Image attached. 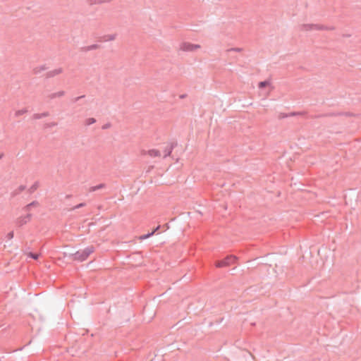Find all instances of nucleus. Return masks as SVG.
Returning a JSON list of instances; mask_svg holds the SVG:
<instances>
[{
    "instance_id": "nucleus-1",
    "label": "nucleus",
    "mask_w": 361,
    "mask_h": 361,
    "mask_svg": "<svg viewBox=\"0 0 361 361\" xmlns=\"http://www.w3.org/2000/svg\"><path fill=\"white\" fill-rule=\"evenodd\" d=\"M94 251V248L93 246H89L85 248L82 250H79L76 252L73 255V258L74 260H77L79 262H83Z\"/></svg>"
},
{
    "instance_id": "nucleus-2",
    "label": "nucleus",
    "mask_w": 361,
    "mask_h": 361,
    "mask_svg": "<svg viewBox=\"0 0 361 361\" xmlns=\"http://www.w3.org/2000/svg\"><path fill=\"white\" fill-rule=\"evenodd\" d=\"M237 260V257L234 255H229L225 257L222 260L217 261L216 262V267L218 268L228 267L231 264L235 263Z\"/></svg>"
},
{
    "instance_id": "nucleus-3",
    "label": "nucleus",
    "mask_w": 361,
    "mask_h": 361,
    "mask_svg": "<svg viewBox=\"0 0 361 361\" xmlns=\"http://www.w3.org/2000/svg\"><path fill=\"white\" fill-rule=\"evenodd\" d=\"M201 48L200 44L190 42H183L180 44V50L183 51L195 52Z\"/></svg>"
},
{
    "instance_id": "nucleus-4",
    "label": "nucleus",
    "mask_w": 361,
    "mask_h": 361,
    "mask_svg": "<svg viewBox=\"0 0 361 361\" xmlns=\"http://www.w3.org/2000/svg\"><path fill=\"white\" fill-rule=\"evenodd\" d=\"M32 214H27L24 216H20L17 219L16 224L18 226H22L29 222L31 219Z\"/></svg>"
},
{
    "instance_id": "nucleus-5",
    "label": "nucleus",
    "mask_w": 361,
    "mask_h": 361,
    "mask_svg": "<svg viewBox=\"0 0 361 361\" xmlns=\"http://www.w3.org/2000/svg\"><path fill=\"white\" fill-rule=\"evenodd\" d=\"M142 154L143 155L147 154L151 157H160L161 156V152L156 149H152L147 151H142Z\"/></svg>"
},
{
    "instance_id": "nucleus-6",
    "label": "nucleus",
    "mask_w": 361,
    "mask_h": 361,
    "mask_svg": "<svg viewBox=\"0 0 361 361\" xmlns=\"http://www.w3.org/2000/svg\"><path fill=\"white\" fill-rule=\"evenodd\" d=\"M63 68L62 67H56L48 72V77L52 78L59 75L63 73Z\"/></svg>"
},
{
    "instance_id": "nucleus-7",
    "label": "nucleus",
    "mask_w": 361,
    "mask_h": 361,
    "mask_svg": "<svg viewBox=\"0 0 361 361\" xmlns=\"http://www.w3.org/2000/svg\"><path fill=\"white\" fill-rule=\"evenodd\" d=\"M258 88L259 89H274L275 88L274 85H273L272 82L271 80H265L263 82H260L258 85Z\"/></svg>"
},
{
    "instance_id": "nucleus-8",
    "label": "nucleus",
    "mask_w": 361,
    "mask_h": 361,
    "mask_svg": "<svg viewBox=\"0 0 361 361\" xmlns=\"http://www.w3.org/2000/svg\"><path fill=\"white\" fill-rule=\"evenodd\" d=\"M160 228V226H158L156 228H154L151 233H149L147 234H145V235H140L139 237V239L142 240H145L149 237H151L152 235H154V233L158 231L159 229Z\"/></svg>"
},
{
    "instance_id": "nucleus-9",
    "label": "nucleus",
    "mask_w": 361,
    "mask_h": 361,
    "mask_svg": "<svg viewBox=\"0 0 361 361\" xmlns=\"http://www.w3.org/2000/svg\"><path fill=\"white\" fill-rule=\"evenodd\" d=\"M49 116V113L48 111H46V112H44V113H42V114H34L32 115V119L34 120H37V119H40V118H42L44 117H47Z\"/></svg>"
},
{
    "instance_id": "nucleus-10",
    "label": "nucleus",
    "mask_w": 361,
    "mask_h": 361,
    "mask_svg": "<svg viewBox=\"0 0 361 361\" xmlns=\"http://www.w3.org/2000/svg\"><path fill=\"white\" fill-rule=\"evenodd\" d=\"M173 145H168V146L165 148V149H164V157H164V158H166V157H169V156L171 155V154L172 151H173Z\"/></svg>"
},
{
    "instance_id": "nucleus-11",
    "label": "nucleus",
    "mask_w": 361,
    "mask_h": 361,
    "mask_svg": "<svg viewBox=\"0 0 361 361\" xmlns=\"http://www.w3.org/2000/svg\"><path fill=\"white\" fill-rule=\"evenodd\" d=\"M25 185H20L18 188L15 189L11 192V196L15 197L19 194H20L23 190H25Z\"/></svg>"
},
{
    "instance_id": "nucleus-12",
    "label": "nucleus",
    "mask_w": 361,
    "mask_h": 361,
    "mask_svg": "<svg viewBox=\"0 0 361 361\" xmlns=\"http://www.w3.org/2000/svg\"><path fill=\"white\" fill-rule=\"evenodd\" d=\"M46 69H47V67L45 65H41V66H38L35 67L33 69V72L35 74H39V73L44 72Z\"/></svg>"
},
{
    "instance_id": "nucleus-13",
    "label": "nucleus",
    "mask_w": 361,
    "mask_h": 361,
    "mask_svg": "<svg viewBox=\"0 0 361 361\" xmlns=\"http://www.w3.org/2000/svg\"><path fill=\"white\" fill-rule=\"evenodd\" d=\"M105 188V184L104 183H100L97 185H95V186H92L90 188V192H94L97 190H99V189H102V188Z\"/></svg>"
},
{
    "instance_id": "nucleus-14",
    "label": "nucleus",
    "mask_w": 361,
    "mask_h": 361,
    "mask_svg": "<svg viewBox=\"0 0 361 361\" xmlns=\"http://www.w3.org/2000/svg\"><path fill=\"white\" fill-rule=\"evenodd\" d=\"M39 203L37 202V201H33L31 203L27 204L25 207H24V209L27 212H29L31 209L32 207H34V206H38Z\"/></svg>"
},
{
    "instance_id": "nucleus-15",
    "label": "nucleus",
    "mask_w": 361,
    "mask_h": 361,
    "mask_svg": "<svg viewBox=\"0 0 361 361\" xmlns=\"http://www.w3.org/2000/svg\"><path fill=\"white\" fill-rule=\"evenodd\" d=\"M96 122V119L94 118H89L85 121V125L88 126Z\"/></svg>"
},
{
    "instance_id": "nucleus-16",
    "label": "nucleus",
    "mask_w": 361,
    "mask_h": 361,
    "mask_svg": "<svg viewBox=\"0 0 361 361\" xmlns=\"http://www.w3.org/2000/svg\"><path fill=\"white\" fill-rule=\"evenodd\" d=\"M104 38H105V39H104L105 41H114L116 38V34L108 35L105 36Z\"/></svg>"
},
{
    "instance_id": "nucleus-17",
    "label": "nucleus",
    "mask_w": 361,
    "mask_h": 361,
    "mask_svg": "<svg viewBox=\"0 0 361 361\" xmlns=\"http://www.w3.org/2000/svg\"><path fill=\"white\" fill-rule=\"evenodd\" d=\"M58 125V123L56 122H49V123H47L44 125V128H51L53 127H55Z\"/></svg>"
},
{
    "instance_id": "nucleus-18",
    "label": "nucleus",
    "mask_w": 361,
    "mask_h": 361,
    "mask_svg": "<svg viewBox=\"0 0 361 361\" xmlns=\"http://www.w3.org/2000/svg\"><path fill=\"white\" fill-rule=\"evenodd\" d=\"M39 187V183L35 182L30 188H29V192L32 193L34 191H35Z\"/></svg>"
},
{
    "instance_id": "nucleus-19",
    "label": "nucleus",
    "mask_w": 361,
    "mask_h": 361,
    "mask_svg": "<svg viewBox=\"0 0 361 361\" xmlns=\"http://www.w3.org/2000/svg\"><path fill=\"white\" fill-rule=\"evenodd\" d=\"M27 109H20V110H18V111H16L15 116L16 117H18V116H21V115L27 113Z\"/></svg>"
},
{
    "instance_id": "nucleus-20",
    "label": "nucleus",
    "mask_w": 361,
    "mask_h": 361,
    "mask_svg": "<svg viewBox=\"0 0 361 361\" xmlns=\"http://www.w3.org/2000/svg\"><path fill=\"white\" fill-rule=\"evenodd\" d=\"M305 113L304 111H300V112H291L289 114L290 116H302L305 115Z\"/></svg>"
},
{
    "instance_id": "nucleus-21",
    "label": "nucleus",
    "mask_w": 361,
    "mask_h": 361,
    "mask_svg": "<svg viewBox=\"0 0 361 361\" xmlns=\"http://www.w3.org/2000/svg\"><path fill=\"white\" fill-rule=\"evenodd\" d=\"M287 117H290L289 114H285V113H279V115H278V118L279 119H282V118H287Z\"/></svg>"
},
{
    "instance_id": "nucleus-22",
    "label": "nucleus",
    "mask_w": 361,
    "mask_h": 361,
    "mask_svg": "<svg viewBox=\"0 0 361 361\" xmlns=\"http://www.w3.org/2000/svg\"><path fill=\"white\" fill-rule=\"evenodd\" d=\"M85 206V203H80V204L75 205V207H73L71 210H75L76 209H79V208L83 207Z\"/></svg>"
},
{
    "instance_id": "nucleus-23",
    "label": "nucleus",
    "mask_w": 361,
    "mask_h": 361,
    "mask_svg": "<svg viewBox=\"0 0 361 361\" xmlns=\"http://www.w3.org/2000/svg\"><path fill=\"white\" fill-rule=\"evenodd\" d=\"M28 255L32 257V259H37L38 257H39V255L38 254H35V253H32V252H30L28 254Z\"/></svg>"
},
{
    "instance_id": "nucleus-24",
    "label": "nucleus",
    "mask_w": 361,
    "mask_h": 361,
    "mask_svg": "<svg viewBox=\"0 0 361 361\" xmlns=\"http://www.w3.org/2000/svg\"><path fill=\"white\" fill-rule=\"evenodd\" d=\"M230 51H235V52H242L243 51V49L237 47V48L231 49Z\"/></svg>"
},
{
    "instance_id": "nucleus-25",
    "label": "nucleus",
    "mask_w": 361,
    "mask_h": 361,
    "mask_svg": "<svg viewBox=\"0 0 361 361\" xmlns=\"http://www.w3.org/2000/svg\"><path fill=\"white\" fill-rule=\"evenodd\" d=\"M7 238L8 240H11L13 238V232L11 231L7 234Z\"/></svg>"
},
{
    "instance_id": "nucleus-26",
    "label": "nucleus",
    "mask_w": 361,
    "mask_h": 361,
    "mask_svg": "<svg viewBox=\"0 0 361 361\" xmlns=\"http://www.w3.org/2000/svg\"><path fill=\"white\" fill-rule=\"evenodd\" d=\"M63 95V92H59L58 94H54L51 96V98L56 97H61Z\"/></svg>"
},
{
    "instance_id": "nucleus-27",
    "label": "nucleus",
    "mask_w": 361,
    "mask_h": 361,
    "mask_svg": "<svg viewBox=\"0 0 361 361\" xmlns=\"http://www.w3.org/2000/svg\"><path fill=\"white\" fill-rule=\"evenodd\" d=\"M187 97V94H180L178 95V98L179 99H184Z\"/></svg>"
},
{
    "instance_id": "nucleus-28",
    "label": "nucleus",
    "mask_w": 361,
    "mask_h": 361,
    "mask_svg": "<svg viewBox=\"0 0 361 361\" xmlns=\"http://www.w3.org/2000/svg\"><path fill=\"white\" fill-rule=\"evenodd\" d=\"M110 123H106L105 124L104 126H102V129H106V128H109L110 127Z\"/></svg>"
},
{
    "instance_id": "nucleus-29",
    "label": "nucleus",
    "mask_w": 361,
    "mask_h": 361,
    "mask_svg": "<svg viewBox=\"0 0 361 361\" xmlns=\"http://www.w3.org/2000/svg\"><path fill=\"white\" fill-rule=\"evenodd\" d=\"M82 97H84V96H80V97H76V98L74 99V102H76V101H78V99H81V98H82Z\"/></svg>"
},
{
    "instance_id": "nucleus-30",
    "label": "nucleus",
    "mask_w": 361,
    "mask_h": 361,
    "mask_svg": "<svg viewBox=\"0 0 361 361\" xmlns=\"http://www.w3.org/2000/svg\"><path fill=\"white\" fill-rule=\"evenodd\" d=\"M71 195H66V198H70V197H71Z\"/></svg>"
},
{
    "instance_id": "nucleus-31",
    "label": "nucleus",
    "mask_w": 361,
    "mask_h": 361,
    "mask_svg": "<svg viewBox=\"0 0 361 361\" xmlns=\"http://www.w3.org/2000/svg\"><path fill=\"white\" fill-rule=\"evenodd\" d=\"M2 156H3L2 154H0V159L2 157Z\"/></svg>"
}]
</instances>
